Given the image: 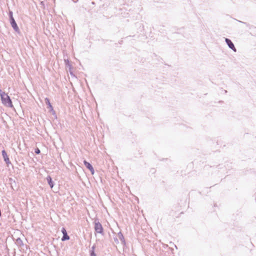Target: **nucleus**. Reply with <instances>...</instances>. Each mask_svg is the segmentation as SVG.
Segmentation results:
<instances>
[{"mask_svg": "<svg viewBox=\"0 0 256 256\" xmlns=\"http://www.w3.org/2000/svg\"><path fill=\"white\" fill-rule=\"evenodd\" d=\"M0 96L2 103L6 106L12 108V102L7 94L0 90Z\"/></svg>", "mask_w": 256, "mask_h": 256, "instance_id": "f257e3e1", "label": "nucleus"}, {"mask_svg": "<svg viewBox=\"0 0 256 256\" xmlns=\"http://www.w3.org/2000/svg\"><path fill=\"white\" fill-rule=\"evenodd\" d=\"M94 229L98 233L102 234L103 232V228L102 227V226L99 222L95 224Z\"/></svg>", "mask_w": 256, "mask_h": 256, "instance_id": "f03ea898", "label": "nucleus"}, {"mask_svg": "<svg viewBox=\"0 0 256 256\" xmlns=\"http://www.w3.org/2000/svg\"><path fill=\"white\" fill-rule=\"evenodd\" d=\"M84 162L85 166L91 172L92 174H93L94 172V170L92 166L86 160H84Z\"/></svg>", "mask_w": 256, "mask_h": 256, "instance_id": "7ed1b4c3", "label": "nucleus"}, {"mask_svg": "<svg viewBox=\"0 0 256 256\" xmlns=\"http://www.w3.org/2000/svg\"><path fill=\"white\" fill-rule=\"evenodd\" d=\"M2 156L4 159V160L6 162L7 164H9L10 163V160L8 158V156L4 150L2 151Z\"/></svg>", "mask_w": 256, "mask_h": 256, "instance_id": "20e7f679", "label": "nucleus"}, {"mask_svg": "<svg viewBox=\"0 0 256 256\" xmlns=\"http://www.w3.org/2000/svg\"><path fill=\"white\" fill-rule=\"evenodd\" d=\"M62 232L64 234L63 237L62 238V241L66 240H68L70 239L69 236L67 234L66 231L64 228H62Z\"/></svg>", "mask_w": 256, "mask_h": 256, "instance_id": "39448f33", "label": "nucleus"}, {"mask_svg": "<svg viewBox=\"0 0 256 256\" xmlns=\"http://www.w3.org/2000/svg\"><path fill=\"white\" fill-rule=\"evenodd\" d=\"M226 44H228V46L231 48L232 49V50H234V52L236 51V49L234 46V44H233V43L231 42V40L228 38H226Z\"/></svg>", "mask_w": 256, "mask_h": 256, "instance_id": "423d86ee", "label": "nucleus"}, {"mask_svg": "<svg viewBox=\"0 0 256 256\" xmlns=\"http://www.w3.org/2000/svg\"><path fill=\"white\" fill-rule=\"evenodd\" d=\"M11 24H12V27L14 28V30L18 32L19 30V28L16 22L14 20V18L12 17Z\"/></svg>", "mask_w": 256, "mask_h": 256, "instance_id": "0eeeda50", "label": "nucleus"}, {"mask_svg": "<svg viewBox=\"0 0 256 256\" xmlns=\"http://www.w3.org/2000/svg\"><path fill=\"white\" fill-rule=\"evenodd\" d=\"M45 102L46 104L48 105V108L50 110V111L54 112L52 106L49 99L48 98H46Z\"/></svg>", "mask_w": 256, "mask_h": 256, "instance_id": "6e6552de", "label": "nucleus"}, {"mask_svg": "<svg viewBox=\"0 0 256 256\" xmlns=\"http://www.w3.org/2000/svg\"><path fill=\"white\" fill-rule=\"evenodd\" d=\"M46 180H48V182L50 186L52 188L54 187V184L53 182H52V180L51 177L50 176H48L46 178Z\"/></svg>", "mask_w": 256, "mask_h": 256, "instance_id": "1a4fd4ad", "label": "nucleus"}, {"mask_svg": "<svg viewBox=\"0 0 256 256\" xmlns=\"http://www.w3.org/2000/svg\"><path fill=\"white\" fill-rule=\"evenodd\" d=\"M35 152L36 154H39L40 153V150L37 148L35 150Z\"/></svg>", "mask_w": 256, "mask_h": 256, "instance_id": "9d476101", "label": "nucleus"}, {"mask_svg": "<svg viewBox=\"0 0 256 256\" xmlns=\"http://www.w3.org/2000/svg\"><path fill=\"white\" fill-rule=\"evenodd\" d=\"M91 256H96V254L94 253V251L92 250L90 254Z\"/></svg>", "mask_w": 256, "mask_h": 256, "instance_id": "9b49d317", "label": "nucleus"}]
</instances>
